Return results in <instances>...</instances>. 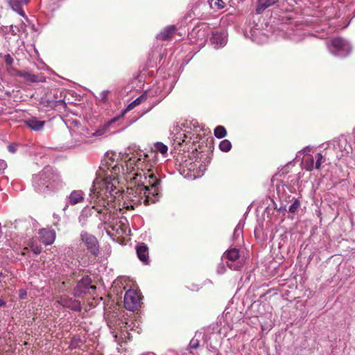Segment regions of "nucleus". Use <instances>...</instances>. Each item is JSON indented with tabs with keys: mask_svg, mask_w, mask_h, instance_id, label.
<instances>
[{
	"mask_svg": "<svg viewBox=\"0 0 355 355\" xmlns=\"http://www.w3.org/2000/svg\"><path fill=\"white\" fill-rule=\"evenodd\" d=\"M304 167L306 171H311L315 168L314 159L313 157L307 158L304 162Z\"/></svg>",
	"mask_w": 355,
	"mask_h": 355,
	"instance_id": "nucleus-23",
	"label": "nucleus"
},
{
	"mask_svg": "<svg viewBox=\"0 0 355 355\" xmlns=\"http://www.w3.org/2000/svg\"><path fill=\"white\" fill-rule=\"evenodd\" d=\"M33 187L36 192L47 195L61 189L64 182L57 170L46 166L33 175Z\"/></svg>",
	"mask_w": 355,
	"mask_h": 355,
	"instance_id": "nucleus-2",
	"label": "nucleus"
},
{
	"mask_svg": "<svg viewBox=\"0 0 355 355\" xmlns=\"http://www.w3.org/2000/svg\"><path fill=\"white\" fill-rule=\"evenodd\" d=\"M137 254L139 259L143 263L148 264L149 261L148 248L144 243L139 244L137 248Z\"/></svg>",
	"mask_w": 355,
	"mask_h": 355,
	"instance_id": "nucleus-11",
	"label": "nucleus"
},
{
	"mask_svg": "<svg viewBox=\"0 0 355 355\" xmlns=\"http://www.w3.org/2000/svg\"><path fill=\"white\" fill-rule=\"evenodd\" d=\"M67 205H66L65 207H64L63 209L65 210L67 209Z\"/></svg>",
	"mask_w": 355,
	"mask_h": 355,
	"instance_id": "nucleus-43",
	"label": "nucleus"
},
{
	"mask_svg": "<svg viewBox=\"0 0 355 355\" xmlns=\"http://www.w3.org/2000/svg\"><path fill=\"white\" fill-rule=\"evenodd\" d=\"M300 206V200L297 199H295L294 202L290 205L289 207V211L291 213H295L297 209H299Z\"/></svg>",
	"mask_w": 355,
	"mask_h": 355,
	"instance_id": "nucleus-27",
	"label": "nucleus"
},
{
	"mask_svg": "<svg viewBox=\"0 0 355 355\" xmlns=\"http://www.w3.org/2000/svg\"><path fill=\"white\" fill-rule=\"evenodd\" d=\"M29 0H17V3H19V4H26L28 3Z\"/></svg>",
	"mask_w": 355,
	"mask_h": 355,
	"instance_id": "nucleus-38",
	"label": "nucleus"
},
{
	"mask_svg": "<svg viewBox=\"0 0 355 355\" xmlns=\"http://www.w3.org/2000/svg\"><path fill=\"white\" fill-rule=\"evenodd\" d=\"M225 267L223 265H219L217 269V272L219 274H223L225 272Z\"/></svg>",
	"mask_w": 355,
	"mask_h": 355,
	"instance_id": "nucleus-36",
	"label": "nucleus"
},
{
	"mask_svg": "<svg viewBox=\"0 0 355 355\" xmlns=\"http://www.w3.org/2000/svg\"><path fill=\"white\" fill-rule=\"evenodd\" d=\"M39 236L44 245H51L55 241V232L53 230L42 229L39 232Z\"/></svg>",
	"mask_w": 355,
	"mask_h": 355,
	"instance_id": "nucleus-8",
	"label": "nucleus"
},
{
	"mask_svg": "<svg viewBox=\"0 0 355 355\" xmlns=\"http://www.w3.org/2000/svg\"><path fill=\"white\" fill-rule=\"evenodd\" d=\"M242 233V227L239 224L234 229L233 237L235 239L236 237H239L240 234Z\"/></svg>",
	"mask_w": 355,
	"mask_h": 355,
	"instance_id": "nucleus-31",
	"label": "nucleus"
},
{
	"mask_svg": "<svg viewBox=\"0 0 355 355\" xmlns=\"http://www.w3.org/2000/svg\"><path fill=\"white\" fill-rule=\"evenodd\" d=\"M25 124L34 131H40L43 129L45 121L38 120L36 117H31L24 121Z\"/></svg>",
	"mask_w": 355,
	"mask_h": 355,
	"instance_id": "nucleus-14",
	"label": "nucleus"
},
{
	"mask_svg": "<svg viewBox=\"0 0 355 355\" xmlns=\"http://www.w3.org/2000/svg\"><path fill=\"white\" fill-rule=\"evenodd\" d=\"M310 150H311V149H310V148H309V147H306V148H305L303 150V151H304V153H307V152H309V151H310Z\"/></svg>",
	"mask_w": 355,
	"mask_h": 355,
	"instance_id": "nucleus-40",
	"label": "nucleus"
},
{
	"mask_svg": "<svg viewBox=\"0 0 355 355\" xmlns=\"http://www.w3.org/2000/svg\"><path fill=\"white\" fill-rule=\"evenodd\" d=\"M146 100V95L143 94V95H141L140 96H139L138 98H137L135 100H134L132 102H131L127 107L125 110H123L122 112H121V114L120 115V116H123L125 115V114L130 110H132V109H134L136 106L140 105L141 103H142L144 101H145Z\"/></svg>",
	"mask_w": 355,
	"mask_h": 355,
	"instance_id": "nucleus-18",
	"label": "nucleus"
},
{
	"mask_svg": "<svg viewBox=\"0 0 355 355\" xmlns=\"http://www.w3.org/2000/svg\"><path fill=\"white\" fill-rule=\"evenodd\" d=\"M170 132H171V137L182 132L181 131V128L178 124H173L170 130Z\"/></svg>",
	"mask_w": 355,
	"mask_h": 355,
	"instance_id": "nucleus-26",
	"label": "nucleus"
},
{
	"mask_svg": "<svg viewBox=\"0 0 355 355\" xmlns=\"http://www.w3.org/2000/svg\"><path fill=\"white\" fill-rule=\"evenodd\" d=\"M114 156L115 155L112 153H107L103 157L100 166L103 178L99 174L95 179L89 196L91 202L94 203L92 209L98 214L99 219L105 224H109L119 234L120 232L123 233V230L113 226L117 218L115 212L109 207L107 199L109 196H112L113 192L117 189L121 172L123 178L126 181L130 180L131 184L127 189L124 202L125 207L128 209H134L141 204L148 206L159 201L160 192L158 185L160 180L150 170L147 169L144 159L132 157L123 166L119 165Z\"/></svg>",
	"mask_w": 355,
	"mask_h": 355,
	"instance_id": "nucleus-1",
	"label": "nucleus"
},
{
	"mask_svg": "<svg viewBox=\"0 0 355 355\" xmlns=\"http://www.w3.org/2000/svg\"><path fill=\"white\" fill-rule=\"evenodd\" d=\"M8 150L12 153H14L16 152L17 150V146L15 145V144H10L8 146Z\"/></svg>",
	"mask_w": 355,
	"mask_h": 355,
	"instance_id": "nucleus-35",
	"label": "nucleus"
},
{
	"mask_svg": "<svg viewBox=\"0 0 355 355\" xmlns=\"http://www.w3.org/2000/svg\"><path fill=\"white\" fill-rule=\"evenodd\" d=\"M185 135L184 132L174 135L171 137L175 145L180 146L184 141Z\"/></svg>",
	"mask_w": 355,
	"mask_h": 355,
	"instance_id": "nucleus-22",
	"label": "nucleus"
},
{
	"mask_svg": "<svg viewBox=\"0 0 355 355\" xmlns=\"http://www.w3.org/2000/svg\"><path fill=\"white\" fill-rule=\"evenodd\" d=\"M10 6L12 7V8L15 11L17 12L18 14H19L22 17H24L25 15H24V12H23V10H21V8H19V6L21 4H19V3H15V2H12V0H10Z\"/></svg>",
	"mask_w": 355,
	"mask_h": 355,
	"instance_id": "nucleus-25",
	"label": "nucleus"
},
{
	"mask_svg": "<svg viewBox=\"0 0 355 355\" xmlns=\"http://www.w3.org/2000/svg\"><path fill=\"white\" fill-rule=\"evenodd\" d=\"M104 132H105V130L103 129L98 130L93 135L95 136H101L104 134Z\"/></svg>",
	"mask_w": 355,
	"mask_h": 355,
	"instance_id": "nucleus-37",
	"label": "nucleus"
},
{
	"mask_svg": "<svg viewBox=\"0 0 355 355\" xmlns=\"http://www.w3.org/2000/svg\"><path fill=\"white\" fill-rule=\"evenodd\" d=\"M18 76L31 83H44L46 81L45 76L42 73L35 75L28 72L20 71L18 73Z\"/></svg>",
	"mask_w": 355,
	"mask_h": 355,
	"instance_id": "nucleus-13",
	"label": "nucleus"
},
{
	"mask_svg": "<svg viewBox=\"0 0 355 355\" xmlns=\"http://www.w3.org/2000/svg\"><path fill=\"white\" fill-rule=\"evenodd\" d=\"M140 302V297L136 291L130 289L124 296V306L127 310H135Z\"/></svg>",
	"mask_w": 355,
	"mask_h": 355,
	"instance_id": "nucleus-5",
	"label": "nucleus"
},
{
	"mask_svg": "<svg viewBox=\"0 0 355 355\" xmlns=\"http://www.w3.org/2000/svg\"><path fill=\"white\" fill-rule=\"evenodd\" d=\"M219 148L223 152H229L232 148V144L229 140L224 139L220 141L219 144Z\"/></svg>",
	"mask_w": 355,
	"mask_h": 355,
	"instance_id": "nucleus-20",
	"label": "nucleus"
},
{
	"mask_svg": "<svg viewBox=\"0 0 355 355\" xmlns=\"http://www.w3.org/2000/svg\"><path fill=\"white\" fill-rule=\"evenodd\" d=\"M211 42L215 48L223 47L227 43V36L225 33H214L211 37Z\"/></svg>",
	"mask_w": 355,
	"mask_h": 355,
	"instance_id": "nucleus-12",
	"label": "nucleus"
},
{
	"mask_svg": "<svg viewBox=\"0 0 355 355\" xmlns=\"http://www.w3.org/2000/svg\"><path fill=\"white\" fill-rule=\"evenodd\" d=\"M92 282L91 279L89 277H84L78 283L75 292L76 295H80L83 293H85L89 289L95 290L96 286L90 285Z\"/></svg>",
	"mask_w": 355,
	"mask_h": 355,
	"instance_id": "nucleus-9",
	"label": "nucleus"
},
{
	"mask_svg": "<svg viewBox=\"0 0 355 355\" xmlns=\"http://www.w3.org/2000/svg\"><path fill=\"white\" fill-rule=\"evenodd\" d=\"M108 94H109L108 90L102 91L100 92L98 98L102 101H105L107 100Z\"/></svg>",
	"mask_w": 355,
	"mask_h": 355,
	"instance_id": "nucleus-29",
	"label": "nucleus"
},
{
	"mask_svg": "<svg viewBox=\"0 0 355 355\" xmlns=\"http://www.w3.org/2000/svg\"><path fill=\"white\" fill-rule=\"evenodd\" d=\"M209 27L207 24H202L195 28L192 33L197 35L198 39L205 42L209 35Z\"/></svg>",
	"mask_w": 355,
	"mask_h": 355,
	"instance_id": "nucleus-10",
	"label": "nucleus"
},
{
	"mask_svg": "<svg viewBox=\"0 0 355 355\" xmlns=\"http://www.w3.org/2000/svg\"><path fill=\"white\" fill-rule=\"evenodd\" d=\"M5 62L8 65H11L13 63V59L10 55L8 54L5 57Z\"/></svg>",
	"mask_w": 355,
	"mask_h": 355,
	"instance_id": "nucleus-33",
	"label": "nucleus"
},
{
	"mask_svg": "<svg viewBox=\"0 0 355 355\" xmlns=\"http://www.w3.org/2000/svg\"><path fill=\"white\" fill-rule=\"evenodd\" d=\"M176 28L175 26H168L157 34L156 37L162 40H170L173 37Z\"/></svg>",
	"mask_w": 355,
	"mask_h": 355,
	"instance_id": "nucleus-15",
	"label": "nucleus"
},
{
	"mask_svg": "<svg viewBox=\"0 0 355 355\" xmlns=\"http://www.w3.org/2000/svg\"><path fill=\"white\" fill-rule=\"evenodd\" d=\"M7 166L4 160L0 159V173H1Z\"/></svg>",
	"mask_w": 355,
	"mask_h": 355,
	"instance_id": "nucleus-34",
	"label": "nucleus"
},
{
	"mask_svg": "<svg viewBox=\"0 0 355 355\" xmlns=\"http://www.w3.org/2000/svg\"><path fill=\"white\" fill-rule=\"evenodd\" d=\"M199 346V340L196 338H192L189 343V347L191 349H196Z\"/></svg>",
	"mask_w": 355,
	"mask_h": 355,
	"instance_id": "nucleus-30",
	"label": "nucleus"
},
{
	"mask_svg": "<svg viewBox=\"0 0 355 355\" xmlns=\"http://www.w3.org/2000/svg\"><path fill=\"white\" fill-rule=\"evenodd\" d=\"M5 304V302L3 300L0 299V306H4Z\"/></svg>",
	"mask_w": 355,
	"mask_h": 355,
	"instance_id": "nucleus-39",
	"label": "nucleus"
},
{
	"mask_svg": "<svg viewBox=\"0 0 355 355\" xmlns=\"http://www.w3.org/2000/svg\"><path fill=\"white\" fill-rule=\"evenodd\" d=\"M322 155L320 153H317L316 155V162L315 164V168L316 169H320L322 164Z\"/></svg>",
	"mask_w": 355,
	"mask_h": 355,
	"instance_id": "nucleus-28",
	"label": "nucleus"
},
{
	"mask_svg": "<svg viewBox=\"0 0 355 355\" xmlns=\"http://www.w3.org/2000/svg\"><path fill=\"white\" fill-rule=\"evenodd\" d=\"M69 203L71 205L83 202V192L81 190L73 191L68 196Z\"/></svg>",
	"mask_w": 355,
	"mask_h": 355,
	"instance_id": "nucleus-16",
	"label": "nucleus"
},
{
	"mask_svg": "<svg viewBox=\"0 0 355 355\" xmlns=\"http://www.w3.org/2000/svg\"><path fill=\"white\" fill-rule=\"evenodd\" d=\"M155 150L159 152L162 155H164L167 153L168 147L166 145L162 142H157L154 145Z\"/></svg>",
	"mask_w": 355,
	"mask_h": 355,
	"instance_id": "nucleus-21",
	"label": "nucleus"
},
{
	"mask_svg": "<svg viewBox=\"0 0 355 355\" xmlns=\"http://www.w3.org/2000/svg\"><path fill=\"white\" fill-rule=\"evenodd\" d=\"M212 8L222 9L225 7V2L222 0H209Z\"/></svg>",
	"mask_w": 355,
	"mask_h": 355,
	"instance_id": "nucleus-24",
	"label": "nucleus"
},
{
	"mask_svg": "<svg viewBox=\"0 0 355 355\" xmlns=\"http://www.w3.org/2000/svg\"><path fill=\"white\" fill-rule=\"evenodd\" d=\"M239 258V250L236 248H232L227 250L222 257V259L226 260V264L232 270H238L241 266L238 263H235Z\"/></svg>",
	"mask_w": 355,
	"mask_h": 355,
	"instance_id": "nucleus-6",
	"label": "nucleus"
},
{
	"mask_svg": "<svg viewBox=\"0 0 355 355\" xmlns=\"http://www.w3.org/2000/svg\"><path fill=\"white\" fill-rule=\"evenodd\" d=\"M117 120H118V118H114V119H112L110 122L113 123V122L116 121Z\"/></svg>",
	"mask_w": 355,
	"mask_h": 355,
	"instance_id": "nucleus-42",
	"label": "nucleus"
},
{
	"mask_svg": "<svg viewBox=\"0 0 355 355\" xmlns=\"http://www.w3.org/2000/svg\"><path fill=\"white\" fill-rule=\"evenodd\" d=\"M58 103H60V104H64V105H65V103H64V101L63 100H60V101H58Z\"/></svg>",
	"mask_w": 355,
	"mask_h": 355,
	"instance_id": "nucleus-41",
	"label": "nucleus"
},
{
	"mask_svg": "<svg viewBox=\"0 0 355 355\" xmlns=\"http://www.w3.org/2000/svg\"><path fill=\"white\" fill-rule=\"evenodd\" d=\"M329 51L336 56H346L351 51L350 44L345 40L337 37L328 44Z\"/></svg>",
	"mask_w": 355,
	"mask_h": 355,
	"instance_id": "nucleus-3",
	"label": "nucleus"
},
{
	"mask_svg": "<svg viewBox=\"0 0 355 355\" xmlns=\"http://www.w3.org/2000/svg\"><path fill=\"white\" fill-rule=\"evenodd\" d=\"M214 136L218 139H222L227 135L226 129L222 125H218L214 129Z\"/></svg>",
	"mask_w": 355,
	"mask_h": 355,
	"instance_id": "nucleus-19",
	"label": "nucleus"
},
{
	"mask_svg": "<svg viewBox=\"0 0 355 355\" xmlns=\"http://www.w3.org/2000/svg\"><path fill=\"white\" fill-rule=\"evenodd\" d=\"M278 0H259L256 11L258 14L262 13L266 8L275 4Z\"/></svg>",
	"mask_w": 355,
	"mask_h": 355,
	"instance_id": "nucleus-17",
	"label": "nucleus"
},
{
	"mask_svg": "<svg viewBox=\"0 0 355 355\" xmlns=\"http://www.w3.org/2000/svg\"><path fill=\"white\" fill-rule=\"evenodd\" d=\"M56 303L73 311H80L81 309L80 303L78 300L69 297L67 295L60 296L56 301Z\"/></svg>",
	"mask_w": 355,
	"mask_h": 355,
	"instance_id": "nucleus-7",
	"label": "nucleus"
},
{
	"mask_svg": "<svg viewBox=\"0 0 355 355\" xmlns=\"http://www.w3.org/2000/svg\"><path fill=\"white\" fill-rule=\"evenodd\" d=\"M31 248L32 249V251L34 252V254H39L41 251H42V248L40 247V246H37V245H31Z\"/></svg>",
	"mask_w": 355,
	"mask_h": 355,
	"instance_id": "nucleus-32",
	"label": "nucleus"
},
{
	"mask_svg": "<svg viewBox=\"0 0 355 355\" xmlns=\"http://www.w3.org/2000/svg\"><path fill=\"white\" fill-rule=\"evenodd\" d=\"M80 239L87 247L88 251L92 254L97 255L99 253L98 242L94 235L87 232H82L80 233Z\"/></svg>",
	"mask_w": 355,
	"mask_h": 355,
	"instance_id": "nucleus-4",
	"label": "nucleus"
}]
</instances>
